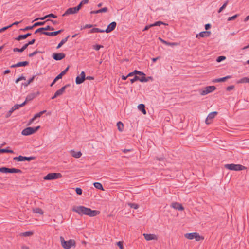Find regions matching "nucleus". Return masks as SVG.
Listing matches in <instances>:
<instances>
[{
    "label": "nucleus",
    "mask_w": 249,
    "mask_h": 249,
    "mask_svg": "<svg viewBox=\"0 0 249 249\" xmlns=\"http://www.w3.org/2000/svg\"><path fill=\"white\" fill-rule=\"evenodd\" d=\"M171 207L175 209L182 211L184 209L182 204L178 202H173L171 204Z\"/></svg>",
    "instance_id": "2eb2a0df"
},
{
    "label": "nucleus",
    "mask_w": 249,
    "mask_h": 249,
    "mask_svg": "<svg viewBox=\"0 0 249 249\" xmlns=\"http://www.w3.org/2000/svg\"><path fill=\"white\" fill-rule=\"evenodd\" d=\"M34 27H33V25L32 26H26L25 28H21L19 30V31H23V32H25L26 31H28V30H32L34 28Z\"/></svg>",
    "instance_id": "37998d69"
},
{
    "label": "nucleus",
    "mask_w": 249,
    "mask_h": 249,
    "mask_svg": "<svg viewBox=\"0 0 249 249\" xmlns=\"http://www.w3.org/2000/svg\"><path fill=\"white\" fill-rule=\"evenodd\" d=\"M234 88H235V86L234 85H231V86H228L226 88V90L228 91H230L231 90L234 89Z\"/></svg>",
    "instance_id": "052dcab7"
},
{
    "label": "nucleus",
    "mask_w": 249,
    "mask_h": 249,
    "mask_svg": "<svg viewBox=\"0 0 249 249\" xmlns=\"http://www.w3.org/2000/svg\"><path fill=\"white\" fill-rule=\"evenodd\" d=\"M10 28H11V26L8 25V26H5V27H4L1 28V29H0V33H2V32H4Z\"/></svg>",
    "instance_id": "680f3d73"
},
{
    "label": "nucleus",
    "mask_w": 249,
    "mask_h": 249,
    "mask_svg": "<svg viewBox=\"0 0 249 249\" xmlns=\"http://www.w3.org/2000/svg\"><path fill=\"white\" fill-rule=\"evenodd\" d=\"M195 232H193V233H186L184 235V236L185 238H186L188 239L192 240V239H195Z\"/></svg>",
    "instance_id": "bb28decb"
},
{
    "label": "nucleus",
    "mask_w": 249,
    "mask_h": 249,
    "mask_svg": "<svg viewBox=\"0 0 249 249\" xmlns=\"http://www.w3.org/2000/svg\"><path fill=\"white\" fill-rule=\"evenodd\" d=\"M26 78H25V77L23 76V75L21 76L20 77L18 78L16 81H15V83H18V82H19L20 81L22 80H25Z\"/></svg>",
    "instance_id": "4d7b16f0"
},
{
    "label": "nucleus",
    "mask_w": 249,
    "mask_h": 249,
    "mask_svg": "<svg viewBox=\"0 0 249 249\" xmlns=\"http://www.w3.org/2000/svg\"><path fill=\"white\" fill-rule=\"evenodd\" d=\"M32 34L30 33H28L24 35H20L18 37H16L15 38V39L17 41H20V40L27 38L28 37L30 36Z\"/></svg>",
    "instance_id": "f3484780"
},
{
    "label": "nucleus",
    "mask_w": 249,
    "mask_h": 249,
    "mask_svg": "<svg viewBox=\"0 0 249 249\" xmlns=\"http://www.w3.org/2000/svg\"><path fill=\"white\" fill-rule=\"evenodd\" d=\"M76 193L77 195H80L82 194V190L79 187H77L75 189Z\"/></svg>",
    "instance_id": "13d9d810"
},
{
    "label": "nucleus",
    "mask_w": 249,
    "mask_h": 249,
    "mask_svg": "<svg viewBox=\"0 0 249 249\" xmlns=\"http://www.w3.org/2000/svg\"><path fill=\"white\" fill-rule=\"evenodd\" d=\"M69 66L67 67L63 71H62L60 73H59L56 77V80H59L60 79H61L63 77V76H64L67 72V71L69 70Z\"/></svg>",
    "instance_id": "4be33fe9"
},
{
    "label": "nucleus",
    "mask_w": 249,
    "mask_h": 249,
    "mask_svg": "<svg viewBox=\"0 0 249 249\" xmlns=\"http://www.w3.org/2000/svg\"><path fill=\"white\" fill-rule=\"evenodd\" d=\"M94 187L99 190H104V188L102 184L100 182H95L93 184Z\"/></svg>",
    "instance_id": "473e14b6"
},
{
    "label": "nucleus",
    "mask_w": 249,
    "mask_h": 249,
    "mask_svg": "<svg viewBox=\"0 0 249 249\" xmlns=\"http://www.w3.org/2000/svg\"><path fill=\"white\" fill-rule=\"evenodd\" d=\"M249 83V78L243 77L238 81L237 83Z\"/></svg>",
    "instance_id": "72a5a7b5"
},
{
    "label": "nucleus",
    "mask_w": 249,
    "mask_h": 249,
    "mask_svg": "<svg viewBox=\"0 0 249 249\" xmlns=\"http://www.w3.org/2000/svg\"><path fill=\"white\" fill-rule=\"evenodd\" d=\"M195 239L196 241H199L201 240H203L204 238L202 236H200L199 234L196 232H195Z\"/></svg>",
    "instance_id": "58836bf2"
},
{
    "label": "nucleus",
    "mask_w": 249,
    "mask_h": 249,
    "mask_svg": "<svg viewBox=\"0 0 249 249\" xmlns=\"http://www.w3.org/2000/svg\"><path fill=\"white\" fill-rule=\"evenodd\" d=\"M165 45H166L167 46H174L177 45V44L175 42H169L166 41V43H165Z\"/></svg>",
    "instance_id": "e2e57ef3"
},
{
    "label": "nucleus",
    "mask_w": 249,
    "mask_h": 249,
    "mask_svg": "<svg viewBox=\"0 0 249 249\" xmlns=\"http://www.w3.org/2000/svg\"><path fill=\"white\" fill-rule=\"evenodd\" d=\"M94 25L92 24H86L82 28H81V30L86 29V28H90L93 26Z\"/></svg>",
    "instance_id": "bf43d9fd"
},
{
    "label": "nucleus",
    "mask_w": 249,
    "mask_h": 249,
    "mask_svg": "<svg viewBox=\"0 0 249 249\" xmlns=\"http://www.w3.org/2000/svg\"><path fill=\"white\" fill-rule=\"evenodd\" d=\"M218 114V112L216 111H213L209 113L207 116L208 119H210L211 120L213 119L215 116Z\"/></svg>",
    "instance_id": "2f4dec72"
},
{
    "label": "nucleus",
    "mask_w": 249,
    "mask_h": 249,
    "mask_svg": "<svg viewBox=\"0 0 249 249\" xmlns=\"http://www.w3.org/2000/svg\"><path fill=\"white\" fill-rule=\"evenodd\" d=\"M14 160L17 161H30L32 160L36 159V157H25L22 156H19L18 157H15L13 158Z\"/></svg>",
    "instance_id": "423d86ee"
},
{
    "label": "nucleus",
    "mask_w": 249,
    "mask_h": 249,
    "mask_svg": "<svg viewBox=\"0 0 249 249\" xmlns=\"http://www.w3.org/2000/svg\"><path fill=\"white\" fill-rule=\"evenodd\" d=\"M133 72L134 73L135 76L137 75H141V76H145V74L144 72H143L142 71H139L136 70H134L133 71Z\"/></svg>",
    "instance_id": "c9c22d12"
},
{
    "label": "nucleus",
    "mask_w": 249,
    "mask_h": 249,
    "mask_svg": "<svg viewBox=\"0 0 249 249\" xmlns=\"http://www.w3.org/2000/svg\"><path fill=\"white\" fill-rule=\"evenodd\" d=\"M211 33L210 31H203L201 32L199 34H197L196 36V37L198 38L199 37H208L210 36Z\"/></svg>",
    "instance_id": "dca6fc26"
},
{
    "label": "nucleus",
    "mask_w": 249,
    "mask_h": 249,
    "mask_svg": "<svg viewBox=\"0 0 249 249\" xmlns=\"http://www.w3.org/2000/svg\"><path fill=\"white\" fill-rule=\"evenodd\" d=\"M80 9L79 7L76 6L74 7H71L68 8L65 12L63 14V16H66L69 14H74L77 13Z\"/></svg>",
    "instance_id": "1a4fd4ad"
},
{
    "label": "nucleus",
    "mask_w": 249,
    "mask_h": 249,
    "mask_svg": "<svg viewBox=\"0 0 249 249\" xmlns=\"http://www.w3.org/2000/svg\"><path fill=\"white\" fill-rule=\"evenodd\" d=\"M60 240L61 246L65 249H69L71 247L75 248L76 246V242L73 239H70L68 241H65L62 236H60Z\"/></svg>",
    "instance_id": "f03ea898"
},
{
    "label": "nucleus",
    "mask_w": 249,
    "mask_h": 249,
    "mask_svg": "<svg viewBox=\"0 0 249 249\" xmlns=\"http://www.w3.org/2000/svg\"><path fill=\"white\" fill-rule=\"evenodd\" d=\"M152 25H153V27H154L156 26H160L161 25H165V23L162 21H158L155 22L153 24H152Z\"/></svg>",
    "instance_id": "de8ad7c7"
},
{
    "label": "nucleus",
    "mask_w": 249,
    "mask_h": 249,
    "mask_svg": "<svg viewBox=\"0 0 249 249\" xmlns=\"http://www.w3.org/2000/svg\"><path fill=\"white\" fill-rule=\"evenodd\" d=\"M144 238L147 241H150L151 240L157 239L156 235L153 234H143Z\"/></svg>",
    "instance_id": "a211bd4d"
},
{
    "label": "nucleus",
    "mask_w": 249,
    "mask_h": 249,
    "mask_svg": "<svg viewBox=\"0 0 249 249\" xmlns=\"http://www.w3.org/2000/svg\"><path fill=\"white\" fill-rule=\"evenodd\" d=\"M116 25H117V24H116V22H115V21L112 22L109 25H108L106 29L104 30V32L108 33L112 32L115 29Z\"/></svg>",
    "instance_id": "9b49d317"
},
{
    "label": "nucleus",
    "mask_w": 249,
    "mask_h": 249,
    "mask_svg": "<svg viewBox=\"0 0 249 249\" xmlns=\"http://www.w3.org/2000/svg\"><path fill=\"white\" fill-rule=\"evenodd\" d=\"M46 21H43V22H36L33 24V27H36L39 26H42L44 25Z\"/></svg>",
    "instance_id": "a18cd8bd"
},
{
    "label": "nucleus",
    "mask_w": 249,
    "mask_h": 249,
    "mask_svg": "<svg viewBox=\"0 0 249 249\" xmlns=\"http://www.w3.org/2000/svg\"><path fill=\"white\" fill-rule=\"evenodd\" d=\"M228 3V0H227L225 1V2L223 4V5L219 9L218 11V13H220L227 6V4Z\"/></svg>",
    "instance_id": "e433bc0d"
},
{
    "label": "nucleus",
    "mask_w": 249,
    "mask_h": 249,
    "mask_svg": "<svg viewBox=\"0 0 249 249\" xmlns=\"http://www.w3.org/2000/svg\"><path fill=\"white\" fill-rule=\"evenodd\" d=\"M72 210L80 215L85 214L90 217L96 216L99 213V212L98 211L92 210L90 208H87L83 206H75L73 207Z\"/></svg>",
    "instance_id": "f257e3e1"
},
{
    "label": "nucleus",
    "mask_w": 249,
    "mask_h": 249,
    "mask_svg": "<svg viewBox=\"0 0 249 249\" xmlns=\"http://www.w3.org/2000/svg\"><path fill=\"white\" fill-rule=\"evenodd\" d=\"M43 27H41V28H39L37 29V30H36V31L35 32V34H36V33H40V32H41V33L42 34V32H43Z\"/></svg>",
    "instance_id": "69168bd1"
},
{
    "label": "nucleus",
    "mask_w": 249,
    "mask_h": 249,
    "mask_svg": "<svg viewBox=\"0 0 249 249\" xmlns=\"http://www.w3.org/2000/svg\"><path fill=\"white\" fill-rule=\"evenodd\" d=\"M63 31H64L63 29H61V30H59L57 31L52 32H42V34L48 36H57V35L61 33Z\"/></svg>",
    "instance_id": "ddd939ff"
},
{
    "label": "nucleus",
    "mask_w": 249,
    "mask_h": 249,
    "mask_svg": "<svg viewBox=\"0 0 249 249\" xmlns=\"http://www.w3.org/2000/svg\"><path fill=\"white\" fill-rule=\"evenodd\" d=\"M238 16H239L238 14L234 15V16H233L232 17L228 18V21L233 20L235 19Z\"/></svg>",
    "instance_id": "5fc2aeb1"
},
{
    "label": "nucleus",
    "mask_w": 249,
    "mask_h": 249,
    "mask_svg": "<svg viewBox=\"0 0 249 249\" xmlns=\"http://www.w3.org/2000/svg\"><path fill=\"white\" fill-rule=\"evenodd\" d=\"M128 205L130 206V208H133L134 209H137L139 207V205L136 203H130L128 204Z\"/></svg>",
    "instance_id": "c03bdc74"
},
{
    "label": "nucleus",
    "mask_w": 249,
    "mask_h": 249,
    "mask_svg": "<svg viewBox=\"0 0 249 249\" xmlns=\"http://www.w3.org/2000/svg\"><path fill=\"white\" fill-rule=\"evenodd\" d=\"M216 89V87L214 86H209L206 87L204 89L200 92L202 95H205L209 93L212 92Z\"/></svg>",
    "instance_id": "6e6552de"
},
{
    "label": "nucleus",
    "mask_w": 249,
    "mask_h": 249,
    "mask_svg": "<svg viewBox=\"0 0 249 249\" xmlns=\"http://www.w3.org/2000/svg\"><path fill=\"white\" fill-rule=\"evenodd\" d=\"M118 129L119 131L122 132L124 129V124L120 121L117 123Z\"/></svg>",
    "instance_id": "c85d7f7f"
},
{
    "label": "nucleus",
    "mask_w": 249,
    "mask_h": 249,
    "mask_svg": "<svg viewBox=\"0 0 249 249\" xmlns=\"http://www.w3.org/2000/svg\"><path fill=\"white\" fill-rule=\"evenodd\" d=\"M70 86L69 84H67L65 85L64 86L62 87L60 89L56 91L55 92L58 94L59 96L61 95L65 91L66 88Z\"/></svg>",
    "instance_id": "412c9836"
},
{
    "label": "nucleus",
    "mask_w": 249,
    "mask_h": 249,
    "mask_svg": "<svg viewBox=\"0 0 249 249\" xmlns=\"http://www.w3.org/2000/svg\"><path fill=\"white\" fill-rule=\"evenodd\" d=\"M93 49L96 51L99 50L101 48H103V46L101 45L96 44L93 47Z\"/></svg>",
    "instance_id": "864d4df0"
},
{
    "label": "nucleus",
    "mask_w": 249,
    "mask_h": 249,
    "mask_svg": "<svg viewBox=\"0 0 249 249\" xmlns=\"http://www.w3.org/2000/svg\"><path fill=\"white\" fill-rule=\"evenodd\" d=\"M71 154L72 157L75 158H79L82 155V153L80 151H75L73 150L71 151Z\"/></svg>",
    "instance_id": "aec40b11"
},
{
    "label": "nucleus",
    "mask_w": 249,
    "mask_h": 249,
    "mask_svg": "<svg viewBox=\"0 0 249 249\" xmlns=\"http://www.w3.org/2000/svg\"><path fill=\"white\" fill-rule=\"evenodd\" d=\"M33 212L35 213H38L40 214H42L43 213V210L39 208H36V209H34Z\"/></svg>",
    "instance_id": "f704fd0d"
},
{
    "label": "nucleus",
    "mask_w": 249,
    "mask_h": 249,
    "mask_svg": "<svg viewBox=\"0 0 249 249\" xmlns=\"http://www.w3.org/2000/svg\"><path fill=\"white\" fill-rule=\"evenodd\" d=\"M138 109L142 111V112L145 115L146 114V111L145 110V105L143 104H141L138 106Z\"/></svg>",
    "instance_id": "393cba45"
},
{
    "label": "nucleus",
    "mask_w": 249,
    "mask_h": 249,
    "mask_svg": "<svg viewBox=\"0 0 249 249\" xmlns=\"http://www.w3.org/2000/svg\"><path fill=\"white\" fill-rule=\"evenodd\" d=\"M36 77V75H33L31 78H30L26 82L23 83L22 85H23L25 87L27 86L28 85H29L30 83L33 82V81L34 80L35 78Z\"/></svg>",
    "instance_id": "c756f323"
},
{
    "label": "nucleus",
    "mask_w": 249,
    "mask_h": 249,
    "mask_svg": "<svg viewBox=\"0 0 249 249\" xmlns=\"http://www.w3.org/2000/svg\"><path fill=\"white\" fill-rule=\"evenodd\" d=\"M26 105V101H24L21 104H16L14 106L16 109H19L20 107H22Z\"/></svg>",
    "instance_id": "79ce46f5"
},
{
    "label": "nucleus",
    "mask_w": 249,
    "mask_h": 249,
    "mask_svg": "<svg viewBox=\"0 0 249 249\" xmlns=\"http://www.w3.org/2000/svg\"><path fill=\"white\" fill-rule=\"evenodd\" d=\"M226 59V57L224 56H219L216 58V61L217 62H220Z\"/></svg>",
    "instance_id": "3c124183"
},
{
    "label": "nucleus",
    "mask_w": 249,
    "mask_h": 249,
    "mask_svg": "<svg viewBox=\"0 0 249 249\" xmlns=\"http://www.w3.org/2000/svg\"><path fill=\"white\" fill-rule=\"evenodd\" d=\"M138 80L141 81V82H147V79L145 78V76H142L141 77H140L137 75H135L134 76L133 78L130 79V81L132 84Z\"/></svg>",
    "instance_id": "f8f14e48"
},
{
    "label": "nucleus",
    "mask_w": 249,
    "mask_h": 249,
    "mask_svg": "<svg viewBox=\"0 0 249 249\" xmlns=\"http://www.w3.org/2000/svg\"><path fill=\"white\" fill-rule=\"evenodd\" d=\"M116 244L120 249H124L123 241H119L117 242Z\"/></svg>",
    "instance_id": "6e6d98bb"
},
{
    "label": "nucleus",
    "mask_w": 249,
    "mask_h": 249,
    "mask_svg": "<svg viewBox=\"0 0 249 249\" xmlns=\"http://www.w3.org/2000/svg\"><path fill=\"white\" fill-rule=\"evenodd\" d=\"M42 53V52L39 51H38L37 50H36V51L33 52L32 53L29 54L28 56L30 57H32L35 56V55H36V54H37L38 53Z\"/></svg>",
    "instance_id": "49530a36"
},
{
    "label": "nucleus",
    "mask_w": 249,
    "mask_h": 249,
    "mask_svg": "<svg viewBox=\"0 0 249 249\" xmlns=\"http://www.w3.org/2000/svg\"><path fill=\"white\" fill-rule=\"evenodd\" d=\"M29 63L28 61H22V62H19L17 63H16V66L17 67H25L29 65Z\"/></svg>",
    "instance_id": "a878e982"
},
{
    "label": "nucleus",
    "mask_w": 249,
    "mask_h": 249,
    "mask_svg": "<svg viewBox=\"0 0 249 249\" xmlns=\"http://www.w3.org/2000/svg\"><path fill=\"white\" fill-rule=\"evenodd\" d=\"M8 168L6 167H2L0 168V172L3 173H8Z\"/></svg>",
    "instance_id": "09e8293b"
},
{
    "label": "nucleus",
    "mask_w": 249,
    "mask_h": 249,
    "mask_svg": "<svg viewBox=\"0 0 249 249\" xmlns=\"http://www.w3.org/2000/svg\"><path fill=\"white\" fill-rule=\"evenodd\" d=\"M33 234V233L32 231H26L22 233V236L24 237L30 236L32 235Z\"/></svg>",
    "instance_id": "8fccbe9b"
},
{
    "label": "nucleus",
    "mask_w": 249,
    "mask_h": 249,
    "mask_svg": "<svg viewBox=\"0 0 249 249\" xmlns=\"http://www.w3.org/2000/svg\"><path fill=\"white\" fill-rule=\"evenodd\" d=\"M66 56V55L63 53H53L52 54V57L53 59L56 61H59L63 58H64Z\"/></svg>",
    "instance_id": "9d476101"
},
{
    "label": "nucleus",
    "mask_w": 249,
    "mask_h": 249,
    "mask_svg": "<svg viewBox=\"0 0 249 249\" xmlns=\"http://www.w3.org/2000/svg\"><path fill=\"white\" fill-rule=\"evenodd\" d=\"M211 27V25L209 23L206 24L205 25V28L206 30L210 29Z\"/></svg>",
    "instance_id": "774afa93"
},
{
    "label": "nucleus",
    "mask_w": 249,
    "mask_h": 249,
    "mask_svg": "<svg viewBox=\"0 0 249 249\" xmlns=\"http://www.w3.org/2000/svg\"><path fill=\"white\" fill-rule=\"evenodd\" d=\"M94 33H104V30L100 29L98 28H93L92 29L89 31V34H91Z\"/></svg>",
    "instance_id": "5701e85b"
},
{
    "label": "nucleus",
    "mask_w": 249,
    "mask_h": 249,
    "mask_svg": "<svg viewBox=\"0 0 249 249\" xmlns=\"http://www.w3.org/2000/svg\"><path fill=\"white\" fill-rule=\"evenodd\" d=\"M9 147H7L4 149L0 148V153H14V152L12 150L8 149Z\"/></svg>",
    "instance_id": "7c9ffc66"
},
{
    "label": "nucleus",
    "mask_w": 249,
    "mask_h": 249,
    "mask_svg": "<svg viewBox=\"0 0 249 249\" xmlns=\"http://www.w3.org/2000/svg\"><path fill=\"white\" fill-rule=\"evenodd\" d=\"M89 0H82L80 3L77 6V7H79V9H80L83 5L85 4H87L88 3Z\"/></svg>",
    "instance_id": "ea45409f"
},
{
    "label": "nucleus",
    "mask_w": 249,
    "mask_h": 249,
    "mask_svg": "<svg viewBox=\"0 0 249 249\" xmlns=\"http://www.w3.org/2000/svg\"><path fill=\"white\" fill-rule=\"evenodd\" d=\"M43 31H47V30H50V31L54 30V28L50 25H47L45 27H43Z\"/></svg>",
    "instance_id": "603ef678"
},
{
    "label": "nucleus",
    "mask_w": 249,
    "mask_h": 249,
    "mask_svg": "<svg viewBox=\"0 0 249 249\" xmlns=\"http://www.w3.org/2000/svg\"><path fill=\"white\" fill-rule=\"evenodd\" d=\"M224 167L226 169L232 171H241L247 168L245 166L241 164H235L233 163L225 164Z\"/></svg>",
    "instance_id": "7ed1b4c3"
},
{
    "label": "nucleus",
    "mask_w": 249,
    "mask_h": 249,
    "mask_svg": "<svg viewBox=\"0 0 249 249\" xmlns=\"http://www.w3.org/2000/svg\"><path fill=\"white\" fill-rule=\"evenodd\" d=\"M70 36L69 35L66 37L62 39V40L58 44L57 46L56 47V49H59L63 44H64L67 41Z\"/></svg>",
    "instance_id": "b1692460"
},
{
    "label": "nucleus",
    "mask_w": 249,
    "mask_h": 249,
    "mask_svg": "<svg viewBox=\"0 0 249 249\" xmlns=\"http://www.w3.org/2000/svg\"><path fill=\"white\" fill-rule=\"evenodd\" d=\"M40 94V92L39 91L36 92V93H32L30 94H29L26 98L25 101H26V103L28 101H30L35 98L36 97H37L38 95H39Z\"/></svg>",
    "instance_id": "4468645a"
},
{
    "label": "nucleus",
    "mask_w": 249,
    "mask_h": 249,
    "mask_svg": "<svg viewBox=\"0 0 249 249\" xmlns=\"http://www.w3.org/2000/svg\"><path fill=\"white\" fill-rule=\"evenodd\" d=\"M96 11H97V13L98 14V13H106V12H108V9L107 7H105L102 8L100 9L97 10Z\"/></svg>",
    "instance_id": "4c0bfd02"
},
{
    "label": "nucleus",
    "mask_w": 249,
    "mask_h": 249,
    "mask_svg": "<svg viewBox=\"0 0 249 249\" xmlns=\"http://www.w3.org/2000/svg\"><path fill=\"white\" fill-rule=\"evenodd\" d=\"M84 81L85 79L84 78L78 75L76 78L75 82L76 84L79 85L84 82Z\"/></svg>",
    "instance_id": "cd10ccee"
},
{
    "label": "nucleus",
    "mask_w": 249,
    "mask_h": 249,
    "mask_svg": "<svg viewBox=\"0 0 249 249\" xmlns=\"http://www.w3.org/2000/svg\"><path fill=\"white\" fill-rule=\"evenodd\" d=\"M35 41H36L35 39H33L31 41H29L28 43L25 44L22 46V49H19L18 48H15L13 49V51L14 52L22 53L28 47L29 45H32V44H34V43L35 42Z\"/></svg>",
    "instance_id": "0eeeda50"
},
{
    "label": "nucleus",
    "mask_w": 249,
    "mask_h": 249,
    "mask_svg": "<svg viewBox=\"0 0 249 249\" xmlns=\"http://www.w3.org/2000/svg\"><path fill=\"white\" fill-rule=\"evenodd\" d=\"M231 77V76L228 75V76H226V77H224L217 78V79H215L213 81V82H215H215H224L226 80H227L228 79H230Z\"/></svg>",
    "instance_id": "6ab92c4d"
},
{
    "label": "nucleus",
    "mask_w": 249,
    "mask_h": 249,
    "mask_svg": "<svg viewBox=\"0 0 249 249\" xmlns=\"http://www.w3.org/2000/svg\"><path fill=\"white\" fill-rule=\"evenodd\" d=\"M47 17H48V18H56L57 17L56 15H54V14H52V13H51L50 14L47 15Z\"/></svg>",
    "instance_id": "0e129e2a"
},
{
    "label": "nucleus",
    "mask_w": 249,
    "mask_h": 249,
    "mask_svg": "<svg viewBox=\"0 0 249 249\" xmlns=\"http://www.w3.org/2000/svg\"><path fill=\"white\" fill-rule=\"evenodd\" d=\"M46 112V110H43L39 112V113H36L34 116V117L36 119L37 118L40 117L42 114L45 113Z\"/></svg>",
    "instance_id": "a19ab883"
},
{
    "label": "nucleus",
    "mask_w": 249,
    "mask_h": 249,
    "mask_svg": "<svg viewBox=\"0 0 249 249\" xmlns=\"http://www.w3.org/2000/svg\"><path fill=\"white\" fill-rule=\"evenodd\" d=\"M40 128V126H37L35 127H27L22 131L21 134L24 136H29L32 135L36 133Z\"/></svg>",
    "instance_id": "20e7f679"
},
{
    "label": "nucleus",
    "mask_w": 249,
    "mask_h": 249,
    "mask_svg": "<svg viewBox=\"0 0 249 249\" xmlns=\"http://www.w3.org/2000/svg\"><path fill=\"white\" fill-rule=\"evenodd\" d=\"M152 27H153V25H152V24L148 25H146L144 27V28L143 29V31L148 30L150 28H151Z\"/></svg>",
    "instance_id": "338daca9"
},
{
    "label": "nucleus",
    "mask_w": 249,
    "mask_h": 249,
    "mask_svg": "<svg viewBox=\"0 0 249 249\" xmlns=\"http://www.w3.org/2000/svg\"><path fill=\"white\" fill-rule=\"evenodd\" d=\"M62 175L59 173H50L44 177L43 179L46 180H54L61 178Z\"/></svg>",
    "instance_id": "39448f33"
}]
</instances>
